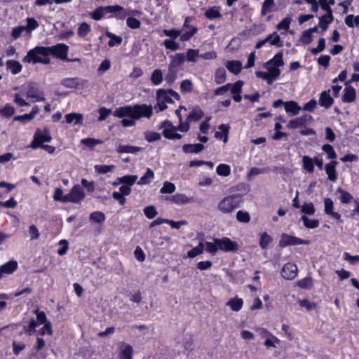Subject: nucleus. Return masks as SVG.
<instances>
[{"instance_id":"1","label":"nucleus","mask_w":359,"mask_h":359,"mask_svg":"<svg viewBox=\"0 0 359 359\" xmlns=\"http://www.w3.org/2000/svg\"><path fill=\"white\" fill-rule=\"evenodd\" d=\"M153 114V109L151 105L145 104H135L133 106H124L115 109L114 116L118 118L129 117L123 118L121 124L123 127H132L136 124V121L142 118H149Z\"/></svg>"},{"instance_id":"2","label":"nucleus","mask_w":359,"mask_h":359,"mask_svg":"<svg viewBox=\"0 0 359 359\" xmlns=\"http://www.w3.org/2000/svg\"><path fill=\"white\" fill-rule=\"evenodd\" d=\"M50 48L36 46L27 52L26 56L22 59V62L25 63H42L49 64L50 63Z\"/></svg>"},{"instance_id":"3","label":"nucleus","mask_w":359,"mask_h":359,"mask_svg":"<svg viewBox=\"0 0 359 359\" xmlns=\"http://www.w3.org/2000/svg\"><path fill=\"white\" fill-rule=\"evenodd\" d=\"M171 97H173L177 100L180 99V95L172 90L158 89L156 91L157 104L154 108L158 109L159 111L165 110L167 108V103L172 102Z\"/></svg>"},{"instance_id":"4","label":"nucleus","mask_w":359,"mask_h":359,"mask_svg":"<svg viewBox=\"0 0 359 359\" xmlns=\"http://www.w3.org/2000/svg\"><path fill=\"white\" fill-rule=\"evenodd\" d=\"M241 202V196L238 194L224 197L217 205L218 210L224 214L233 212Z\"/></svg>"},{"instance_id":"5","label":"nucleus","mask_w":359,"mask_h":359,"mask_svg":"<svg viewBox=\"0 0 359 359\" xmlns=\"http://www.w3.org/2000/svg\"><path fill=\"white\" fill-rule=\"evenodd\" d=\"M25 94L31 102L45 101L44 92L40 88L39 85L34 81L28 82L24 88Z\"/></svg>"},{"instance_id":"6","label":"nucleus","mask_w":359,"mask_h":359,"mask_svg":"<svg viewBox=\"0 0 359 359\" xmlns=\"http://www.w3.org/2000/svg\"><path fill=\"white\" fill-rule=\"evenodd\" d=\"M52 137L47 129L42 132L40 129H37L34 133L33 140L30 147L33 149H36L42 146L43 142H50Z\"/></svg>"},{"instance_id":"7","label":"nucleus","mask_w":359,"mask_h":359,"mask_svg":"<svg viewBox=\"0 0 359 359\" xmlns=\"http://www.w3.org/2000/svg\"><path fill=\"white\" fill-rule=\"evenodd\" d=\"M192 20L193 18L191 17H187L184 20L183 27L181 30L183 32L180 36V40L182 41H189L198 32L196 27L192 26L189 24Z\"/></svg>"},{"instance_id":"8","label":"nucleus","mask_w":359,"mask_h":359,"mask_svg":"<svg viewBox=\"0 0 359 359\" xmlns=\"http://www.w3.org/2000/svg\"><path fill=\"white\" fill-rule=\"evenodd\" d=\"M85 196L86 194L83 189L79 184H76L72 188L70 192L66 194V201L67 203H79Z\"/></svg>"},{"instance_id":"9","label":"nucleus","mask_w":359,"mask_h":359,"mask_svg":"<svg viewBox=\"0 0 359 359\" xmlns=\"http://www.w3.org/2000/svg\"><path fill=\"white\" fill-rule=\"evenodd\" d=\"M214 241L217 243L219 250L224 252H235L238 250V245L236 241H233L229 238H214Z\"/></svg>"},{"instance_id":"10","label":"nucleus","mask_w":359,"mask_h":359,"mask_svg":"<svg viewBox=\"0 0 359 359\" xmlns=\"http://www.w3.org/2000/svg\"><path fill=\"white\" fill-rule=\"evenodd\" d=\"M309 244L308 241L302 240L297 237L288 235L287 233H283L279 241V246L285 248L288 245H297Z\"/></svg>"},{"instance_id":"11","label":"nucleus","mask_w":359,"mask_h":359,"mask_svg":"<svg viewBox=\"0 0 359 359\" xmlns=\"http://www.w3.org/2000/svg\"><path fill=\"white\" fill-rule=\"evenodd\" d=\"M61 85L69 88H83L87 84V81L80 79L77 77L75 78H66L60 81Z\"/></svg>"},{"instance_id":"12","label":"nucleus","mask_w":359,"mask_h":359,"mask_svg":"<svg viewBox=\"0 0 359 359\" xmlns=\"http://www.w3.org/2000/svg\"><path fill=\"white\" fill-rule=\"evenodd\" d=\"M297 266L294 264L288 262L283 266L281 276L285 279L292 280L297 276Z\"/></svg>"},{"instance_id":"13","label":"nucleus","mask_w":359,"mask_h":359,"mask_svg":"<svg viewBox=\"0 0 359 359\" xmlns=\"http://www.w3.org/2000/svg\"><path fill=\"white\" fill-rule=\"evenodd\" d=\"M50 48V54L53 53L57 57L67 60L68 46L64 43H60Z\"/></svg>"},{"instance_id":"14","label":"nucleus","mask_w":359,"mask_h":359,"mask_svg":"<svg viewBox=\"0 0 359 359\" xmlns=\"http://www.w3.org/2000/svg\"><path fill=\"white\" fill-rule=\"evenodd\" d=\"M324 212L326 215L337 220H340L341 219V215L338 212L334 211V202L330 198L324 199Z\"/></svg>"},{"instance_id":"15","label":"nucleus","mask_w":359,"mask_h":359,"mask_svg":"<svg viewBox=\"0 0 359 359\" xmlns=\"http://www.w3.org/2000/svg\"><path fill=\"white\" fill-rule=\"evenodd\" d=\"M107 9L108 13H114V17L119 20H124L126 16L129 15L128 9H125L119 5L110 6Z\"/></svg>"},{"instance_id":"16","label":"nucleus","mask_w":359,"mask_h":359,"mask_svg":"<svg viewBox=\"0 0 359 359\" xmlns=\"http://www.w3.org/2000/svg\"><path fill=\"white\" fill-rule=\"evenodd\" d=\"M133 355V346L129 344L122 343L119 347L118 359H132Z\"/></svg>"},{"instance_id":"17","label":"nucleus","mask_w":359,"mask_h":359,"mask_svg":"<svg viewBox=\"0 0 359 359\" xmlns=\"http://www.w3.org/2000/svg\"><path fill=\"white\" fill-rule=\"evenodd\" d=\"M337 163L332 161L325 165V170L327 175V178L331 182H334L337 179L336 166Z\"/></svg>"},{"instance_id":"18","label":"nucleus","mask_w":359,"mask_h":359,"mask_svg":"<svg viewBox=\"0 0 359 359\" xmlns=\"http://www.w3.org/2000/svg\"><path fill=\"white\" fill-rule=\"evenodd\" d=\"M311 118V116L308 115L297 117L296 118L291 120L287 125V127L292 129L300 128L304 126L306 123L307 121Z\"/></svg>"},{"instance_id":"19","label":"nucleus","mask_w":359,"mask_h":359,"mask_svg":"<svg viewBox=\"0 0 359 359\" xmlns=\"http://www.w3.org/2000/svg\"><path fill=\"white\" fill-rule=\"evenodd\" d=\"M320 104L325 109L330 108L333 104V98L330 95V90L323 91L320 95Z\"/></svg>"},{"instance_id":"20","label":"nucleus","mask_w":359,"mask_h":359,"mask_svg":"<svg viewBox=\"0 0 359 359\" xmlns=\"http://www.w3.org/2000/svg\"><path fill=\"white\" fill-rule=\"evenodd\" d=\"M18 268V263L15 261H9L3 264L0 268V278L3 273L11 274Z\"/></svg>"},{"instance_id":"21","label":"nucleus","mask_w":359,"mask_h":359,"mask_svg":"<svg viewBox=\"0 0 359 359\" xmlns=\"http://www.w3.org/2000/svg\"><path fill=\"white\" fill-rule=\"evenodd\" d=\"M204 149V146L202 144H186L183 145L182 150L186 154H191V153H199Z\"/></svg>"},{"instance_id":"22","label":"nucleus","mask_w":359,"mask_h":359,"mask_svg":"<svg viewBox=\"0 0 359 359\" xmlns=\"http://www.w3.org/2000/svg\"><path fill=\"white\" fill-rule=\"evenodd\" d=\"M344 95L342 97V101L344 102H352L355 100L356 94H355V90L351 87L348 86L346 87L344 90Z\"/></svg>"},{"instance_id":"23","label":"nucleus","mask_w":359,"mask_h":359,"mask_svg":"<svg viewBox=\"0 0 359 359\" xmlns=\"http://www.w3.org/2000/svg\"><path fill=\"white\" fill-rule=\"evenodd\" d=\"M66 122L67 123H74V125H81L83 114L80 113H70L65 115Z\"/></svg>"},{"instance_id":"24","label":"nucleus","mask_w":359,"mask_h":359,"mask_svg":"<svg viewBox=\"0 0 359 359\" xmlns=\"http://www.w3.org/2000/svg\"><path fill=\"white\" fill-rule=\"evenodd\" d=\"M332 20V13H327L320 18L318 27L321 28V32H324L327 29L329 24Z\"/></svg>"},{"instance_id":"25","label":"nucleus","mask_w":359,"mask_h":359,"mask_svg":"<svg viewBox=\"0 0 359 359\" xmlns=\"http://www.w3.org/2000/svg\"><path fill=\"white\" fill-rule=\"evenodd\" d=\"M226 69L234 74H238L242 67V64L238 60L228 61L226 64Z\"/></svg>"},{"instance_id":"26","label":"nucleus","mask_w":359,"mask_h":359,"mask_svg":"<svg viewBox=\"0 0 359 359\" xmlns=\"http://www.w3.org/2000/svg\"><path fill=\"white\" fill-rule=\"evenodd\" d=\"M284 106L285 111L292 113V115H297L302 109V107L294 101L286 102L284 103Z\"/></svg>"},{"instance_id":"27","label":"nucleus","mask_w":359,"mask_h":359,"mask_svg":"<svg viewBox=\"0 0 359 359\" xmlns=\"http://www.w3.org/2000/svg\"><path fill=\"white\" fill-rule=\"evenodd\" d=\"M108 7H110V6H100L97 8L93 12L90 13L91 18L95 20H100L104 17L105 13H108Z\"/></svg>"},{"instance_id":"28","label":"nucleus","mask_w":359,"mask_h":359,"mask_svg":"<svg viewBox=\"0 0 359 359\" xmlns=\"http://www.w3.org/2000/svg\"><path fill=\"white\" fill-rule=\"evenodd\" d=\"M142 149L141 147L132 145H120L118 147L116 151L118 153L136 154L142 151Z\"/></svg>"},{"instance_id":"29","label":"nucleus","mask_w":359,"mask_h":359,"mask_svg":"<svg viewBox=\"0 0 359 359\" xmlns=\"http://www.w3.org/2000/svg\"><path fill=\"white\" fill-rule=\"evenodd\" d=\"M243 304V301L241 298H233L229 299L226 305L229 306L233 311H238L241 309Z\"/></svg>"},{"instance_id":"30","label":"nucleus","mask_w":359,"mask_h":359,"mask_svg":"<svg viewBox=\"0 0 359 359\" xmlns=\"http://www.w3.org/2000/svg\"><path fill=\"white\" fill-rule=\"evenodd\" d=\"M219 131L215 133L217 138H223V142L226 143L228 140L229 126L222 124L218 127Z\"/></svg>"},{"instance_id":"31","label":"nucleus","mask_w":359,"mask_h":359,"mask_svg":"<svg viewBox=\"0 0 359 359\" xmlns=\"http://www.w3.org/2000/svg\"><path fill=\"white\" fill-rule=\"evenodd\" d=\"M264 39L266 43L269 42L272 46L277 47L282 46L280 37L276 32L267 36Z\"/></svg>"},{"instance_id":"32","label":"nucleus","mask_w":359,"mask_h":359,"mask_svg":"<svg viewBox=\"0 0 359 359\" xmlns=\"http://www.w3.org/2000/svg\"><path fill=\"white\" fill-rule=\"evenodd\" d=\"M6 65L13 74H18L22 68V65L16 60H8L6 62Z\"/></svg>"},{"instance_id":"33","label":"nucleus","mask_w":359,"mask_h":359,"mask_svg":"<svg viewBox=\"0 0 359 359\" xmlns=\"http://www.w3.org/2000/svg\"><path fill=\"white\" fill-rule=\"evenodd\" d=\"M171 201L177 204H186L190 203L191 199L182 194H176L171 196Z\"/></svg>"},{"instance_id":"34","label":"nucleus","mask_w":359,"mask_h":359,"mask_svg":"<svg viewBox=\"0 0 359 359\" xmlns=\"http://www.w3.org/2000/svg\"><path fill=\"white\" fill-rule=\"evenodd\" d=\"M184 60L185 57L183 53H177L172 56L168 66L175 68L176 67L181 65L184 62Z\"/></svg>"},{"instance_id":"35","label":"nucleus","mask_w":359,"mask_h":359,"mask_svg":"<svg viewBox=\"0 0 359 359\" xmlns=\"http://www.w3.org/2000/svg\"><path fill=\"white\" fill-rule=\"evenodd\" d=\"M302 163L304 168L309 173H311L314 170V159H312L309 156H304L302 158Z\"/></svg>"},{"instance_id":"36","label":"nucleus","mask_w":359,"mask_h":359,"mask_svg":"<svg viewBox=\"0 0 359 359\" xmlns=\"http://www.w3.org/2000/svg\"><path fill=\"white\" fill-rule=\"evenodd\" d=\"M265 67L267 69L269 74H271V77L274 80L279 77L280 74V71L279 67L277 66L271 65V63L266 62L265 64Z\"/></svg>"},{"instance_id":"37","label":"nucleus","mask_w":359,"mask_h":359,"mask_svg":"<svg viewBox=\"0 0 359 359\" xmlns=\"http://www.w3.org/2000/svg\"><path fill=\"white\" fill-rule=\"evenodd\" d=\"M154 175L152 170L150 168H147V172L142 177H140V179L137 182V184L140 185L149 184L154 178Z\"/></svg>"},{"instance_id":"38","label":"nucleus","mask_w":359,"mask_h":359,"mask_svg":"<svg viewBox=\"0 0 359 359\" xmlns=\"http://www.w3.org/2000/svg\"><path fill=\"white\" fill-rule=\"evenodd\" d=\"M204 250V243L203 242H200L199 244L191 249V250L188 251L187 256L190 258H194L196 256L201 255L203 253Z\"/></svg>"},{"instance_id":"39","label":"nucleus","mask_w":359,"mask_h":359,"mask_svg":"<svg viewBox=\"0 0 359 359\" xmlns=\"http://www.w3.org/2000/svg\"><path fill=\"white\" fill-rule=\"evenodd\" d=\"M215 81L217 84L223 83L226 81V70L224 68L220 67L216 70Z\"/></svg>"},{"instance_id":"40","label":"nucleus","mask_w":359,"mask_h":359,"mask_svg":"<svg viewBox=\"0 0 359 359\" xmlns=\"http://www.w3.org/2000/svg\"><path fill=\"white\" fill-rule=\"evenodd\" d=\"M337 192L340 194V201L341 203L347 204L353 199L352 195L344 189L339 188L337 190Z\"/></svg>"},{"instance_id":"41","label":"nucleus","mask_w":359,"mask_h":359,"mask_svg":"<svg viewBox=\"0 0 359 359\" xmlns=\"http://www.w3.org/2000/svg\"><path fill=\"white\" fill-rule=\"evenodd\" d=\"M203 116V111L200 109H194L187 116L188 122L197 121Z\"/></svg>"},{"instance_id":"42","label":"nucleus","mask_w":359,"mask_h":359,"mask_svg":"<svg viewBox=\"0 0 359 359\" xmlns=\"http://www.w3.org/2000/svg\"><path fill=\"white\" fill-rule=\"evenodd\" d=\"M137 179V175H125L121 177H118V180L119 182H122V184H126L125 185L129 186L130 187L134 184Z\"/></svg>"},{"instance_id":"43","label":"nucleus","mask_w":359,"mask_h":359,"mask_svg":"<svg viewBox=\"0 0 359 359\" xmlns=\"http://www.w3.org/2000/svg\"><path fill=\"white\" fill-rule=\"evenodd\" d=\"M106 35L107 37L110 38V41L108 42L109 47H113L116 44H121L123 41L121 36H116L111 32H107Z\"/></svg>"},{"instance_id":"44","label":"nucleus","mask_w":359,"mask_h":359,"mask_svg":"<svg viewBox=\"0 0 359 359\" xmlns=\"http://www.w3.org/2000/svg\"><path fill=\"white\" fill-rule=\"evenodd\" d=\"M303 221L304 225L308 229H315L318 227L319 222L317 219H310L306 215L301 217Z\"/></svg>"},{"instance_id":"45","label":"nucleus","mask_w":359,"mask_h":359,"mask_svg":"<svg viewBox=\"0 0 359 359\" xmlns=\"http://www.w3.org/2000/svg\"><path fill=\"white\" fill-rule=\"evenodd\" d=\"M90 32V27L86 22H82L79 25L77 29V34L80 37L86 36Z\"/></svg>"},{"instance_id":"46","label":"nucleus","mask_w":359,"mask_h":359,"mask_svg":"<svg viewBox=\"0 0 359 359\" xmlns=\"http://www.w3.org/2000/svg\"><path fill=\"white\" fill-rule=\"evenodd\" d=\"M151 81L154 85L161 83L163 81V74L160 69H155L151 76Z\"/></svg>"},{"instance_id":"47","label":"nucleus","mask_w":359,"mask_h":359,"mask_svg":"<svg viewBox=\"0 0 359 359\" xmlns=\"http://www.w3.org/2000/svg\"><path fill=\"white\" fill-rule=\"evenodd\" d=\"M272 241V238L267 233L264 232L262 234L259 239V245L262 249H266L269 243Z\"/></svg>"},{"instance_id":"48","label":"nucleus","mask_w":359,"mask_h":359,"mask_svg":"<svg viewBox=\"0 0 359 359\" xmlns=\"http://www.w3.org/2000/svg\"><path fill=\"white\" fill-rule=\"evenodd\" d=\"M218 175L226 177L230 175V167L226 164H219L216 169Z\"/></svg>"},{"instance_id":"49","label":"nucleus","mask_w":359,"mask_h":359,"mask_svg":"<svg viewBox=\"0 0 359 359\" xmlns=\"http://www.w3.org/2000/svg\"><path fill=\"white\" fill-rule=\"evenodd\" d=\"M175 185L170 182H165L161 187L160 192L161 194H172L175 191Z\"/></svg>"},{"instance_id":"50","label":"nucleus","mask_w":359,"mask_h":359,"mask_svg":"<svg viewBox=\"0 0 359 359\" xmlns=\"http://www.w3.org/2000/svg\"><path fill=\"white\" fill-rule=\"evenodd\" d=\"M345 23L347 26L353 27L354 25L359 26V15L354 16L348 15L345 18Z\"/></svg>"},{"instance_id":"51","label":"nucleus","mask_w":359,"mask_h":359,"mask_svg":"<svg viewBox=\"0 0 359 359\" xmlns=\"http://www.w3.org/2000/svg\"><path fill=\"white\" fill-rule=\"evenodd\" d=\"M81 142L89 148H93L97 144H102V141L95 138L82 139Z\"/></svg>"},{"instance_id":"52","label":"nucleus","mask_w":359,"mask_h":359,"mask_svg":"<svg viewBox=\"0 0 359 359\" xmlns=\"http://www.w3.org/2000/svg\"><path fill=\"white\" fill-rule=\"evenodd\" d=\"M177 78V71L175 69V68H172L171 67L168 66V72L165 76V81L171 84Z\"/></svg>"},{"instance_id":"53","label":"nucleus","mask_w":359,"mask_h":359,"mask_svg":"<svg viewBox=\"0 0 359 359\" xmlns=\"http://www.w3.org/2000/svg\"><path fill=\"white\" fill-rule=\"evenodd\" d=\"M297 285L303 289H310L313 286V280L311 277H306L299 280Z\"/></svg>"},{"instance_id":"54","label":"nucleus","mask_w":359,"mask_h":359,"mask_svg":"<svg viewBox=\"0 0 359 359\" xmlns=\"http://www.w3.org/2000/svg\"><path fill=\"white\" fill-rule=\"evenodd\" d=\"M301 211L305 215H313L315 213V208L312 203H306L302 206Z\"/></svg>"},{"instance_id":"55","label":"nucleus","mask_w":359,"mask_h":359,"mask_svg":"<svg viewBox=\"0 0 359 359\" xmlns=\"http://www.w3.org/2000/svg\"><path fill=\"white\" fill-rule=\"evenodd\" d=\"M90 219L97 223H101L105 219V216L102 212L95 211L90 215Z\"/></svg>"},{"instance_id":"56","label":"nucleus","mask_w":359,"mask_h":359,"mask_svg":"<svg viewBox=\"0 0 359 359\" xmlns=\"http://www.w3.org/2000/svg\"><path fill=\"white\" fill-rule=\"evenodd\" d=\"M193 84L189 79L183 80L180 84V90L183 93H189L192 90Z\"/></svg>"},{"instance_id":"57","label":"nucleus","mask_w":359,"mask_h":359,"mask_svg":"<svg viewBox=\"0 0 359 359\" xmlns=\"http://www.w3.org/2000/svg\"><path fill=\"white\" fill-rule=\"evenodd\" d=\"M205 247V250L208 252L215 255L217 250H219L217 243L213 241V242H206L204 243V248Z\"/></svg>"},{"instance_id":"58","label":"nucleus","mask_w":359,"mask_h":359,"mask_svg":"<svg viewBox=\"0 0 359 359\" xmlns=\"http://www.w3.org/2000/svg\"><path fill=\"white\" fill-rule=\"evenodd\" d=\"M325 48V40L324 38H320L318 41V46L311 49V53L313 55H317L322 52Z\"/></svg>"},{"instance_id":"59","label":"nucleus","mask_w":359,"mask_h":359,"mask_svg":"<svg viewBox=\"0 0 359 359\" xmlns=\"http://www.w3.org/2000/svg\"><path fill=\"white\" fill-rule=\"evenodd\" d=\"M145 139L149 142H155L161 139V135L156 132L147 131L144 133Z\"/></svg>"},{"instance_id":"60","label":"nucleus","mask_w":359,"mask_h":359,"mask_svg":"<svg viewBox=\"0 0 359 359\" xmlns=\"http://www.w3.org/2000/svg\"><path fill=\"white\" fill-rule=\"evenodd\" d=\"M323 150L327 154L328 159H334L337 158L336 152L330 144L323 145Z\"/></svg>"},{"instance_id":"61","label":"nucleus","mask_w":359,"mask_h":359,"mask_svg":"<svg viewBox=\"0 0 359 359\" xmlns=\"http://www.w3.org/2000/svg\"><path fill=\"white\" fill-rule=\"evenodd\" d=\"M53 199L55 201H61L63 203H67L66 201V194L63 195V191L60 188H56L53 194Z\"/></svg>"},{"instance_id":"62","label":"nucleus","mask_w":359,"mask_h":359,"mask_svg":"<svg viewBox=\"0 0 359 359\" xmlns=\"http://www.w3.org/2000/svg\"><path fill=\"white\" fill-rule=\"evenodd\" d=\"M291 21L292 18L290 17L285 18L276 25V29L287 30L290 28Z\"/></svg>"},{"instance_id":"63","label":"nucleus","mask_w":359,"mask_h":359,"mask_svg":"<svg viewBox=\"0 0 359 359\" xmlns=\"http://www.w3.org/2000/svg\"><path fill=\"white\" fill-rule=\"evenodd\" d=\"M205 15L210 20H212V19L218 18L221 17V14H220L219 11L215 8H209L208 10H207L205 13Z\"/></svg>"},{"instance_id":"64","label":"nucleus","mask_w":359,"mask_h":359,"mask_svg":"<svg viewBox=\"0 0 359 359\" xmlns=\"http://www.w3.org/2000/svg\"><path fill=\"white\" fill-rule=\"evenodd\" d=\"M199 55L200 54L198 53V50L189 49L187 53V60L189 62H195Z\"/></svg>"}]
</instances>
